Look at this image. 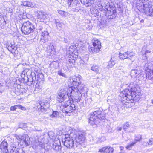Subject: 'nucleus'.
Here are the masks:
<instances>
[{
    "label": "nucleus",
    "instance_id": "f257e3e1",
    "mask_svg": "<svg viewBox=\"0 0 153 153\" xmlns=\"http://www.w3.org/2000/svg\"><path fill=\"white\" fill-rule=\"evenodd\" d=\"M123 96L124 98L127 101L134 99L138 100L140 99V97L141 95V91L139 86L137 85L135 87L132 88V90L126 89L124 90Z\"/></svg>",
    "mask_w": 153,
    "mask_h": 153
},
{
    "label": "nucleus",
    "instance_id": "f03ea898",
    "mask_svg": "<svg viewBox=\"0 0 153 153\" xmlns=\"http://www.w3.org/2000/svg\"><path fill=\"white\" fill-rule=\"evenodd\" d=\"M67 95L69 100H75L77 102L82 100V94L77 88L71 87L69 88L67 91Z\"/></svg>",
    "mask_w": 153,
    "mask_h": 153
},
{
    "label": "nucleus",
    "instance_id": "7ed1b4c3",
    "mask_svg": "<svg viewBox=\"0 0 153 153\" xmlns=\"http://www.w3.org/2000/svg\"><path fill=\"white\" fill-rule=\"evenodd\" d=\"M105 115L106 113L103 111L97 110L95 111L91 114L89 123L92 125H96L99 120L105 119Z\"/></svg>",
    "mask_w": 153,
    "mask_h": 153
},
{
    "label": "nucleus",
    "instance_id": "20e7f679",
    "mask_svg": "<svg viewBox=\"0 0 153 153\" xmlns=\"http://www.w3.org/2000/svg\"><path fill=\"white\" fill-rule=\"evenodd\" d=\"M76 137V134L70 132V134H66L63 136L62 141L64 146L67 148H71L74 145L77 146V144H76L75 140Z\"/></svg>",
    "mask_w": 153,
    "mask_h": 153
},
{
    "label": "nucleus",
    "instance_id": "39448f33",
    "mask_svg": "<svg viewBox=\"0 0 153 153\" xmlns=\"http://www.w3.org/2000/svg\"><path fill=\"white\" fill-rule=\"evenodd\" d=\"M107 4H102L101 7H104L105 8V14L107 18L109 19H112L115 18L116 15V8L114 6H111L109 4V3L107 2Z\"/></svg>",
    "mask_w": 153,
    "mask_h": 153
},
{
    "label": "nucleus",
    "instance_id": "423d86ee",
    "mask_svg": "<svg viewBox=\"0 0 153 153\" xmlns=\"http://www.w3.org/2000/svg\"><path fill=\"white\" fill-rule=\"evenodd\" d=\"M69 100L66 102L61 106V108L64 109L63 111V112L71 113L75 109V106L73 103V100Z\"/></svg>",
    "mask_w": 153,
    "mask_h": 153
},
{
    "label": "nucleus",
    "instance_id": "0eeeda50",
    "mask_svg": "<svg viewBox=\"0 0 153 153\" xmlns=\"http://www.w3.org/2000/svg\"><path fill=\"white\" fill-rule=\"evenodd\" d=\"M34 29V26L29 21L24 22L21 28V30L23 33L27 35L33 31Z\"/></svg>",
    "mask_w": 153,
    "mask_h": 153
},
{
    "label": "nucleus",
    "instance_id": "6e6552de",
    "mask_svg": "<svg viewBox=\"0 0 153 153\" xmlns=\"http://www.w3.org/2000/svg\"><path fill=\"white\" fill-rule=\"evenodd\" d=\"M101 48L100 42L97 39L93 42V46L89 48V51L93 53H97L99 52Z\"/></svg>",
    "mask_w": 153,
    "mask_h": 153
},
{
    "label": "nucleus",
    "instance_id": "1a4fd4ad",
    "mask_svg": "<svg viewBox=\"0 0 153 153\" xmlns=\"http://www.w3.org/2000/svg\"><path fill=\"white\" fill-rule=\"evenodd\" d=\"M15 137L20 142L23 141L24 143L26 146L29 145L30 143V139L27 134H23L22 135H16Z\"/></svg>",
    "mask_w": 153,
    "mask_h": 153
},
{
    "label": "nucleus",
    "instance_id": "9d476101",
    "mask_svg": "<svg viewBox=\"0 0 153 153\" xmlns=\"http://www.w3.org/2000/svg\"><path fill=\"white\" fill-rule=\"evenodd\" d=\"M149 2L146 0H137L136 6L139 10L142 12L145 7L148 6Z\"/></svg>",
    "mask_w": 153,
    "mask_h": 153
},
{
    "label": "nucleus",
    "instance_id": "9b49d317",
    "mask_svg": "<svg viewBox=\"0 0 153 153\" xmlns=\"http://www.w3.org/2000/svg\"><path fill=\"white\" fill-rule=\"evenodd\" d=\"M81 79V76L80 75L75 76L70 78L69 82L71 84L70 85V86L73 87V86H78L80 83V79Z\"/></svg>",
    "mask_w": 153,
    "mask_h": 153
},
{
    "label": "nucleus",
    "instance_id": "f8f14e48",
    "mask_svg": "<svg viewBox=\"0 0 153 153\" xmlns=\"http://www.w3.org/2000/svg\"><path fill=\"white\" fill-rule=\"evenodd\" d=\"M66 91L64 89H62L59 91L57 96V100L59 102H61L63 101L67 97V95H66Z\"/></svg>",
    "mask_w": 153,
    "mask_h": 153
},
{
    "label": "nucleus",
    "instance_id": "ddd939ff",
    "mask_svg": "<svg viewBox=\"0 0 153 153\" xmlns=\"http://www.w3.org/2000/svg\"><path fill=\"white\" fill-rule=\"evenodd\" d=\"M131 76L132 79L135 80L138 79H140V77L143 76L140 70L137 69L132 70L131 72Z\"/></svg>",
    "mask_w": 153,
    "mask_h": 153
},
{
    "label": "nucleus",
    "instance_id": "4468645a",
    "mask_svg": "<svg viewBox=\"0 0 153 153\" xmlns=\"http://www.w3.org/2000/svg\"><path fill=\"white\" fill-rule=\"evenodd\" d=\"M135 56L134 54L129 51L125 52L123 53H120L119 57L121 60H124L126 58H128L130 60L133 61L132 57Z\"/></svg>",
    "mask_w": 153,
    "mask_h": 153
},
{
    "label": "nucleus",
    "instance_id": "2eb2a0df",
    "mask_svg": "<svg viewBox=\"0 0 153 153\" xmlns=\"http://www.w3.org/2000/svg\"><path fill=\"white\" fill-rule=\"evenodd\" d=\"M85 134L84 133L79 132L78 135L77 136L76 135V137L75 138L76 144H80L82 143L84 141L85 138Z\"/></svg>",
    "mask_w": 153,
    "mask_h": 153
},
{
    "label": "nucleus",
    "instance_id": "dca6fc26",
    "mask_svg": "<svg viewBox=\"0 0 153 153\" xmlns=\"http://www.w3.org/2000/svg\"><path fill=\"white\" fill-rule=\"evenodd\" d=\"M142 12L145 13L148 16H153V5H150L148 4V6L145 7Z\"/></svg>",
    "mask_w": 153,
    "mask_h": 153
},
{
    "label": "nucleus",
    "instance_id": "f3484780",
    "mask_svg": "<svg viewBox=\"0 0 153 153\" xmlns=\"http://www.w3.org/2000/svg\"><path fill=\"white\" fill-rule=\"evenodd\" d=\"M148 63L146 64L144 66L145 70L146 71V78L149 79H153V71L150 69L149 67Z\"/></svg>",
    "mask_w": 153,
    "mask_h": 153
},
{
    "label": "nucleus",
    "instance_id": "a211bd4d",
    "mask_svg": "<svg viewBox=\"0 0 153 153\" xmlns=\"http://www.w3.org/2000/svg\"><path fill=\"white\" fill-rule=\"evenodd\" d=\"M142 139V136L141 135L138 134L136 136L134 139V141L131 142L129 145L126 147V149L130 150V148L131 147L135 144L137 142L140 141Z\"/></svg>",
    "mask_w": 153,
    "mask_h": 153
},
{
    "label": "nucleus",
    "instance_id": "6ab92c4d",
    "mask_svg": "<svg viewBox=\"0 0 153 153\" xmlns=\"http://www.w3.org/2000/svg\"><path fill=\"white\" fill-rule=\"evenodd\" d=\"M0 149L4 153L8 152L7 143L6 141L4 140L0 144Z\"/></svg>",
    "mask_w": 153,
    "mask_h": 153
},
{
    "label": "nucleus",
    "instance_id": "aec40b11",
    "mask_svg": "<svg viewBox=\"0 0 153 153\" xmlns=\"http://www.w3.org/2000/svg\"><path fill=\"white\" fill-rule=\"evenodd\" d=\"M114 150V149L112 147L108 146L106 147H103L101 148L99 150V151L101 153H113Z\"/></svg>",
    "mask_w": 153,
    "mask_h": 153
},
{
    "label": "nucleus",
    "instance_id": "412c9836",
    "mask_svg": "<svg viewBox=\"0 0 153 153\" xmlns=\"http://www.w3.org/2000/svg\"><path fill=\"white\" fill-rule=\"evenodd\" d=\"M40 105L42 111L45 112L46 111L49 110V103H46L45 104L44 103H42L40 104Z\"/></svg>",
    "mask_w": 153,
    "mask_h": 153
},
{
    "label": "nucleus",
    "instance_id": "4be33fe9",
    "mask_svg": "<svg viewBox=\"0 0 153 153\" xmlns=\"http://www.w3.org/2000/svg\"><path fill=\"white\" fill-rule=\"evenodd\" d=\"M37 17L41 19L44 20L47 18L48 15L44 12H38L37 14Z\"/></svg>",
    "mask_w": 153,
    "mask_h": 153
},
{
    "label": "nucleus",
    "instance_id": "5701e85b",
    "mask_svg": "<svg viewBox=\"0 0 153 153\" xmlns=\"http://www.w3.org/2000/svg\"><path fill=\"white\" fill-rule=\"evenodd\" d=\"M54 23L56 25L57 28L59 30H60L62 28L63 24L62 23V21L60 19H55Z\"/></svg>",
    "mask_w": 153,
    "mask_h": 153
},
{
    "label": "nucleus",
    "instance_id": "b1692460",
    "mask_svg": "<svg viewBox=\"0 0 153 153\" xmlns=\"http://www.w3.org/2000/svg\"><path fill=\"white\" fill-rule=\"evenodd\" d=\"M70 56L68 58V62L70 64H73L75 62L78 56L77 55H75V56H74V55H70Z\"/></svg>",
    "mask_w": 153,
    "mask_h": 153
},
{
    "label": "nucleus",
    "instance_id": "393cba45",
    "mask_svg": "<svg viewBox=\"0 0 153 153\" xmlns=\"http://www.w3.org/2000/svg\"><path fill=\"white\" fill-rule=\"evenodd\" d=\"M81 3L86 6H91L94 3V0H80Z\"/></svg>",
    "mask_w": 153,
    "mask_h": 153
},
{
    "label": "nucleus",
    "instance_id": "a878e982",
    "mask_svg": "<svg viewBox=\"0 0 153 153\" xmlns=\"http://www.w3.org/2000/svg\"><path fill=\"white\" fill-rule=\"evenodd\" d=\"M80 0H66V1L70 7L77 5Z\"/></svg>",
    "mask_w": 153,
    "mask_h": 153
},
{
    "label": "nucleus",
    "instance_id": "bb28decb",
    "mask_svg": "<svg viewBox=\"0 0 153 153\" xmlns=\"http://www.w3.org/2000/svg\"><path fill=\"white\" fill-rule=\"evenodd\" d=\"M10 152L11 153H25L22 149L14 147L11 149Z\"/></svg>",
    "mask_w": 153,
    "mask_h": 153
},
{
    "label": "nucleus",
    "instance_id": "cd10ccee",
    "mask_svg": "<svg viewBox=\"0 0 153 153\" xmlns=\"http://www.w3.org/2000/svg\"><path fill=\"white\" fill-rule=\"evenodd\" d=\"M44 76L42 73H38L36 76H35V78L37 79V82H40L44 81Z\"/></svg>",
    "mask_w": 153,
    "mask_h": 153
},
{
    "label": "nucleus",
    "instance_id": "c85d7f7f",
    "mask_svg": "<svg viewBox=\"0 0 153 153\" xmlns=\"http://www.w3.org/2000/svg\"><path fill=\"white\" fill-rule=\"evenodd\" d=\"M79 88L80 90V91L81 93L85 94L87 93L88 91L87 87L85 85H83L80 86Z\"/></svg>",
    "mask_w": 153,
    "mask_h": 153
},
{
    "label": "nucleus",
    "instance_id": "c756f323",
    "mask_svg": "<svg viewBox=\"0 0 153 153\" xmlns=\"http://www.w3.org/2000/svg\"><path fill=\"white\" fill-rule=\"evenodd\" d=\"M76 49V50L77 49V48L76 45H71L69 48V51L70 52L69 54L73 55L74 52L75 51Z\"/></svg>",
    "mask_w": 153,
    "mask_h": 153
},
{
    "label": "nucleus",
    "instance_id": "7c9ffc66",
    "mask_svg": "<svg viewBox=\"0 0 153 153\" xmlns=\"http://www.w3.org/2000/svg\"><path fill=\"white\" fill-rule=\"evenodd\" d=\"M58 13L62 17H65L68 15V13L62 10H58Z\"/></svg>",
    "mask_w": 153,
    "mask_h": 153
},
{
    "label": "nucleus",
    "instance_id": "2f4dec72",
    "mask_svg": "<svg viewBox=\"0 0 153 153\" xmlns=\"http://www.w3.org/2000/svg\"><path fill=\"white\" fill-rule=\"evenodd\" d=\"M99 68H100L99 66L94 65L91 67V69L96 73H98L99 72Z\"/></svg>",
    "mask_w": 153,
    "mask_h": 153
},
{
    "label": "nucleus",
    "instance_id": "473e14b6",
    "mask_svg": "<svg viewBox=\"0 0 153 153\" xmlns=\"http://www.w3.org/2000/svg\"><path fill=\"white\" fill-rule=\"evenodd\" d=\"M115 64V62L114 60L111 58L110 61L109 62L108 65L107 66L108 68H111Z\"/></svg>",
    "mask_w": 153,
    "mask_h": 153
},
{
    "label": "nucleus",
    "instance_id": "72a5a7b5",
    "mask_svg": "<svg viewBox=\"0 0 153 153\" xmlns=\"http://www.w3.org/2000/svg\"><path fill=\"white\" fill-rule=\"evenodd\" d=\"M37 5L35 3L28 1L27 7H30L31 8H32L36 7H37Z\"/></svg>",
    "mask_w": 153,
    "mask_h": 153
},
{
    "label": "nucleus",
    "instance_id": "f704fd0d",
    "mask_svg": "<svg viewBox=\"0 0 153 153\" xmlns=\"http://www.w3.org/2000/svg\"><path fill=\"white\" fill-rule=\"evenodd\" d=\"M129 124L128 122H126V123L123 125V129L125 131H126L127 128L129 127Z\"/></svg>",
    "mask_w": 153,
    "mask_h": 153
},
{
    "label": "nucleus",
    "instance_id": "c9c22d12",
    "mask_svg": "<svg viewBox=\"0 0 153 153\" xmlns=\"http://www.w3.org/2000/svg\"><path fill=\"white\" fill-rule=\"evenodd\" d=\"M88 58H82L80 59L79 61V62L81 64H84L88 61Z\"/></svg>",
    "mask_w": 153,
    "mask_h": 153
},
{
    "label": "nucleus",
    "instance_id": "e433bc0d",
    "mask_svg": "<svg viewBox=\"0 0 153 153\" xmlns=\"http://www.w3.org/2000/svg\"><path fill=\"white\" fill-rule=\"evenodd\" d=\"M61 149V147L60 145V143L57 145H55L54 147V149L56 151H59Z\"/></svg>",
    "mask_w": 153,
    "mask_h": 153
},
{
    "label": "nucleus",
    "instance_id": "4c0bfd02",
    "mask_svg": "<svg viewBox=\"0 0 153 153\" xmlns=\"http://www.w3.org/2000/svg\"><path fill=\"white\" fill-rule=\"evenodd\" d=\"M49 35V33L47 31H44L42 32V36L43 37H47Z\"/></svg>",
    "mask_w": 153,
    "mask_h": 153
},
{
    "label": "nucleus",
    "instance_id": "58836bf2",
    "mask_svg": "<svg viewBox=\"0 0 153 153\" xmlns=\"http://www.w3.org/2000/svg\"><path fill=\"white\" fill-rule=\"evenodd\" d=\"M59 113L58 112L53 111L52 113V114L51 115V116L52 117H56L59 115Z\"/></svg>",
    "mask_w": 153,
    "mask_h": 153
},
{
    "label": "nucleus",
    "instance_id": "ea45409f",
    "mask_svg": "<svg viewBox=\"0 0 153 153\" xmlns=\"http://www.w3.org/2000/svg\"><path fill=\"white\" fill-rule=\"evenodd\" d=\"M50 48L52 51H55L54 46L52 43L50 44Z\"/></svg>",
    "mask_w": 153,
    "mask_h": 153
},
{
    "label": "nucleus",
    "instance_id": "a19ab883",
    "mask_svg": "<svg viewBox=\"0 0 153 153\" xmlns=\"http://www.w3.org/2000/svg\"><path fill=\"white\" fill-rule=\"evenodd\" d=\"M17 108H18V105H14V106H11L10 107V110L12 111H14Z\"/></svg>",
    "mask_w": 153,
    "mask_h": 153
},
{
    "label": "nucleus",
    "instance_id": "79ce46f5",
    "mask_svg": "<svg viewBox=\"0 0 153 153\" xmlns=\"http://www.w3.org/2000/svg\"><path fill=\"white\" fill-rule=\"evenodd\" d=\"M28 1H24L22 3L21 5L24 6H27Z\"/></svg>",
    "mask_w": 153,
    "mask_h": 153
},
{
    "label": "nucleus",
    "instance_id": "37998d69",
    "mask_svg": "<svg viewBox=\"0 0 153 153\" xmlns=\"http://www.w3.org/2000/svg\"><path fill=\"white\" fill-rule=\"evenodd\" d=\"M58 74H59V75L62 76H64L65 77H66V75L65 74L62 73L61 71H58Z\"/></svg>",
    "mask_w": 153,
    "mask_h": 153
},
{
    "label": "nucleus",
    "instance_id": "c03bdc74",
    "mask_svg": "<svg viewBox=\"0 0 153 153\" xmlns=\"http://www.w3.org/2000/svg\"><path fill=\"white\" fill-rule=\"evenodd\" d=\"M148 145L149 146H151L153 144V139L151 138L149 140L148 142Z\"/></svg>",
    "mask_w": 153,
    "mask_h": 153
},
{
    "label": "nucleus",
    "instance_id": "a18cd8bd",
    "mask_svg": "<svg viewBox=\"0 0 153 153\" xmlns=\"http://www.w3.org/2000/svg\"><path fill=\"white\" fill-rule=\"evenodd\" d=\"M18 108L21 109V110H26V109L25 107H24L20 105H18Z\"/></svg>",
    "mask_w": 153,
    "mask_h": 153
},
{
    "label": "nucleus",
    "instance_id": "49530a36",
    "mask_svg": "<svg viewBox=\"0 0 153 153\" xmlns=\"http://www.w3.org/2000/svg\"><path fill=\"white\" fill-rule=\"evenodd\" d=\"M20 87H21L20 85H17V88H15V90L18 92H20L21 91L20 89H19L18 88H20Z\"/></svg>",
    "mask_w": 153,
    "mask_h": 153
},
{
    "label": "nucleus",
    "instance_id": "de8ad7c7",
    "mask_svg": "<svg viewBox=\"0 0 153 153\" xmlns=\"http://www.w3.org/2000/svg\"><path fill=\"white\" fill-rule=\"evenodd\" d=\"M3 86L0 84V93H2L3 91V89H2Z\"/></svg>",
    "mask_w": 153,
    "mask_h": 153
},
{
    "label": "nucleus",
    "instance_id": "09e8293b",
    "mask_svg": "<svg viewBox=\"0 0 153 153\" xmlns=\"http://www.w3.org/2000/svg\"><path fill=\"white\" fill-rule=\"evenodd\" d=\"M148 142H144L143 143V146H149V145H148Z\"/></svg>",
    "mask_w": 153,
    "mask_h": 153
},
{
    "label": "nucleus",
    "instance_id": "8fccbe9b",
    "mask_svg": "<svg viewBox=\"0 0 153 153\" xmlns=\"http://www.w3.org/2000/svg\"><path fill=\"white\" fill-rule=\"evenodd\" d=\"M16 49V47H14L13 48H12V49L10 52H11V53H15V51Z\"/></svg>",
    "mask_w": 153,
    "mask_h": 153
},
{
    "label": "nucleus",
    "instance_id": "3c124183",
    "mask_svg": "<svg viewBox=\"0 0 153 153\" xmlns=\"http://www.w3.org/2000/svg\"><path fill=\"white\" fill-rule=\"evenodd\" d=\"M13 48V47L12 46H9L7 48V49L9 51H11L12 49V48Z\"/></svg>",
    "mask_w": 153,
    "mask_h": 153
},
{
    "label": "nucleus",
    "instance_id": "603ef678",
    "mask_svg": "<svg viewBox=\"0 0 153 153\" xmlns=\"http://www.w3.org/2000/svg\"><path fill=\"white\" fill-rule=\"evenodd\" d=\"M32 80L31 81V85H33L35 83V81H33V78H32Z\"/></svg>",
    "mask_w": 153,
    "mask_h": 153
},
{
    "label": "nucleus",
    "instance_id": "864d4df0",
    "mask_svg": "<svg viewBox=\"0 0 153 153\" xmlns=\"http://www.w3.org/2000/svg\"><path fill=\"white\" fill-rule=\"evenodd\" d=\"M117 129L118 131H121L122 130V128L121 127H118Z\"/></svg>",
    "mask_w": 153,
    "mask_h": 153
},
{
    "label": "nucleus",
    "instance_id": "5fc2aeb1",
    "mask_svg": "<svg viewBox=\"0 0 153 153\" xmlns=\"http://www.w3.org/2000/svg\"><path fill=\"white\" fill-rule=\"evenodd\" d=\"M34 130L35 131H42V130L41 129L38 130H37L36 128H35Z\"/></svg>",
    "mask_w": 153,
    "mask_h": 153
},
{
    "label": "nucleus",
    "instance_id": "6e6d98bb",
    "mask_svg": "<svg viewBox=\"0 0 153 153\" xmlns=\"http://www.w3.org/2000/svg\"><path fill=\"white\" fill-rule=\"evenodd\" d=\"M120 150L122 151L123 150L124 147L123 146H120Z\"/></svg>",
    "mask_w": 153,
    "mask_h": 153
},
{
    "label": "nucleus",
    "instance_id": "4d7b16f0",
    "mask_svg": "<svg viewBox=\"0 0 153 153\" xmlns=\"http://www.w3.org/2000/svg\"><path fill=\"white\" fill-rule=\"evenodd\" d=\"M150 51H149L148 50H147V51H145V55H146V54L148 53H150Z\"/></svg>",
    "mask_w": 153,
    "mask_h": 153
},
{
    "label": "nucleus",
    "instance_id": "13d9d810",
    "mask_svg": "<svg viewBox=\"0 0 153 153\" xmlns=\"http://www.w3.org/2000/svg\"><path fill=\"white\" fill-rule=\"evenodd\" d=\"M39 85L38 84H36V85H35V87L36 88H37L39 86Z\"/></svg>",
    "mask_w": 153,
    "mask_h": 153
},
{
    "label": "nucleus",
    "instance_id": "bf43d9fd",
    "mask_svg": "<svg viewBox=\"0 0 153 153\" xmlns=\"http://www.w3.org/2000/svg\"><path fill=\"white\" fill-rule=\"evenodd\" d=\"M151 103L153 104V100H151Z\"/></svg>",
    "mask_w": 153,
    "mask_h": 153
},
{
    "label": "nucleus",
    "instance_id": "052dcab7",
    "mask_svg": "<svg viewBox=\"0 0 153 153\" xmlns=\"http://www.w3.org/2000/svg\"><path fill=\"white\" fill-rule=\"evenodd\" d=\"M39 29V30H42V28H41H41H40Z\"/></svg>",
    "mask_w": 153,
    "mask_h": 153
},
{
    "label": "nucleus",
    "instance_id": "680f3d73",
    "mask_svg": "<svg viewBox=\"0 0 153 153\" xmlns=\"http://www.w3.org/2000/svg\"><path fill=\"white\" fill-rule=\"evenodd\" d=\"M83 47H84V49L85 48V47H84V46H83Z\"/></svg>",
    "mask_w": 153,
    "mask_h": 153
},
{
    "label": "nucleus",
    "instance_id": "e2e57ef3",
    "mask_svg": "<svg viewBox=\"0 0 153 153\" xmlns=\"http://www.w3.org/2000/svg\"><path fill=\"white\" fill-rule=\"evenodd\" d=\"M97 11H98L97 10H95V11L96 12Z\"/></svg>",
    "mask_w": 153,
    "mask_h": 153
},
{
    "label": "nucleus",
    "instance_id": "0e129e2a",
    "mask_svg": "<svg viewBox=\"0 0 153 153\" xmlns=\"http://www.w3.org/2000/svg\"><path fill=\"white\" fill-rule=\"evenodd\" d=\"M29 79H28V82H29Z\"/></svg>",
    "mask_w": 153,
    "mask_h": 153
},
{
    "label": "nucleus",
    "instance_id": "69168bd1",
    "mask_svg": "<svg viewBox=\"0 0 153 153\" xmlns=\"http://www.w3.org/2000/svg\"><path fill=\"white\" fill-rule=\"evenodd\" d=\"M98 15H97V14H96V15L97 16H98Z\"/></svg>",
    "mask_w": 153,
    "mask_h": 153
}]
</instances>
